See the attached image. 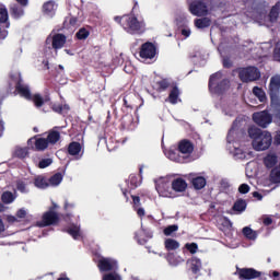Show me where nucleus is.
Returning <instances> with one entry per match:
<instances>
[{
    "label": "nucleus",
    "instance_id": "1",
    "mask_svg": "<svg viewBox=\"0 0 280 280\" xmlns=\"http://www.w3.org/2000/svg\"><path fill=\"white\" fill-rule=\"evenodd\" d=\"M248 137L252 139V147L256 152H264L272 145V133L257 127L248 128Z\"/></svg>",
    "mask_w": 280,
    "mask_h": 280
},
{
    "label": "nucleus",
    "instance_id": "2",
    "mask_svg": "<svg viewBox=\"0 0 280 280\" xmlns=\"http://www.w3.org/2000/svg\"><path fill=\"white\" fill-rule=\"evenodd\" d=\"M235 137H237V131L235 128H232L228 133V150L230 151V154L241 160L252 159L253 151L235 141Z\"/></svg>",
    "mask_w": 280,
    "mask_h": 280
},
{
    "label": "nucleus",
    "instance_id": "3",
    "mask_svg": "<svg viewBox=\"0 0 280 280\" xmlns=\"http://www.w3.org/2000/svg\"><path fill=\"white\" fill-rule=\"evenodd\" d=\"M154 183L159 196H162V198H174V192L172 191V178L167 176L159 177L154 179Z\"/></svg>",
    "mask_w": 280,
    "mask_h": 280
},
{
    "label": "nucleus",
    "instance_id": "4",
    "mask_svg": "<svg viewBox=\"0 0 280 280\" xmlns=\"http://www.w3.org/2000/svg\"><path fill=\"white\" fill-rule=\"evenodd\" d=\"M58 141H60V132L52 130V131H49L47 139L45 138L35 139V149L38 152H44V150H47L49 145H56Z\"/></svg>",
    "mask_w": 280,
    "mask_h": 280
},
{
    "label": "nucleus",
    "instance_id": "5",
    "mask_svg": "<svg viewBox=\"0 0 280 280\" xmlns=\"http://www.w3.org/2000/svg\"><path fill=\"white\" fill-rule=\"evenodd\" d=\"M209 89L211 93H224L229 89V80L222 79V73L217 72L210 77Z\"/></svg>",
    "mask_w": 280,
    "mask_h": 280
},
{
    "label": "nucleus",
    "instance_id": "6",
    "mask_svg": "<svg viewBox=\"0 0 280 280\" xmlns=\"http://www.w3.org/2000/svg\"><path fill=\"white\" fill-rule=\"evenodd\" d=\"M124 21L126 22L125 30L128 34H139V32H143L145 27V24L139 22L135 16H125Z\"/></svg>",
    "mask_w": 280,
    "mask_h": 280
},
{
    "label": "nucleus",
    "instance_id": "7",
    "mask_svg": "<svg viewBox=\"0 0 280 280\" xmlns=\"http://www.w3.org/2000/svg\"><path fill=\"white\" fill-rule=\"evenodd\" d=\"M240 78L242 82H255V80L261 78V72L255 67H248L240 71Z\"/></svg>",
    "mask_w": 280,
    "mask_h": 280
},
{
    "label": "nucleus",
    "instance_id": "8",
    "mask_svg": "<svg viewBox=\"0 0 280 280\" xmlns=\"http://www.w3.org/2000/svg\"><path fill=\"white\" fill-rule=\"evenodd\" d=\"M253 120L260 128H268L272 124V115L266 110L258 112L253 114Z\"/></svg>",
    "mask_w": 280,
    "mask_h": 280
},
{
    "label": "nucleus",
    "instance_id": "9",
    "mask_svg": "<svg viewBox=\"0 0 280 280\" xmlns=\"http://www.w3.org/2000/svg\"><path fill=\"white\" fill-rule=\"evenodd\" d=\"M47 45L51 44L52 49H62L67 43V37L62 34H54L47 37Z\"/></svg>",
    "mask_w": 280,
    "mask_h": 280
},
{
    "label": "nucleus",
    "instance_id": "10",
    "mask_svg": "<svg viewBox=\"0 0 280 280\" xmlns=\"http://www.w3.org/2000/svg\"><path fill=\"white\" fill-rule=\"evenodd\" d=\"M156 56V47L152 43H145L141 46L140 58L143 60H152Z\"/></svg>",
    "mask_w": 280,
    "mask_h": 280
},
{
    "label": "nucleus",
    "instance_id": "11",
    "mask_svg": "<svg viewBox=\"0 0 280 280\" xmlns=\"http://www.w3.org/2000/svg\"><path fill=\"white\" fill-rule=\"evenodd\" d=\"M15 83H16V91L21 97H24V100H32V93L30 92V88L25 84H23V81H21V74H15Z\"/></svg>",
    "mask_w": 280,
    "mask_h": 280
},
{
    "label": "nucleus",
    "instance_id": "12",
    "mask_svg": "<svg viewBox=\"0 0 280 280\" xmlns=\"http://www.w3.org/2000/svg\"><path fill=\"white\" fill-rule=\"evenodd\" d=\"M189 12L194 14V16H207L209 10L203 2L196 1L189 5Z\"/></svg>",
    "mask_w": 280,
    "mask_h": 280
},
{
    "label": "nucleus",
    "instance_id": "13",
    "mask_svg": "<svg viewBox=\"0 0 280 280\" xmlns=\"http://www.w3.org/2000/svg\"><path fill=\"white\" fill-rule=\"evenodd\" d=\"M238 279L241 280H250V279H257L261 277V273L255 269L252 268H243L237 270Z\"/></svg>",
    "mask_w": 280,
    "mask_h": 280
},
{
    "label": "nucleus",
    "instance_id": "14",
    "mask_svg": "<svg viewBox=\"0 0 280 280\" xmlns=\"http://www.w3.org/2000/svg\"><path fill=\"white\" fill-rule=\"evenodd\" d=\"M178 150L180 154H183V161H185V159H189L191 152H194V144L189 140H182L178 143Z\"/></svg>",
    "mask_w": 280,
    "mask_h": 280
},
{
    "label": "nucleus",
    "instance_id": "15",
    "mask_svg": "<svg viewBox=\"0 0 280 280\" xmlns=\"http://www.w3.org/2000/svg\"><path fill=\"white\" fill-rule=\"evenodd\" d=\"M58 222V214L54 211H48L44 213L40 222H37V226H50V224H56Z\"/></svg>",
    "mask_w": 280,
    "mask_h": 280
},
{
    "label": "nucleus",
    "instance_id": "16",
    "mask_svg": "<svg viewBox=\"0 0 280 280\" xmlns=\"http://www.w3.org/2000/svg\"><path fill=\"white\" fill-rule=\"evenodd\" d=\"M98 268L104 272L114 270V268H117V260L112 258H101L98 261Z\"/></svg>",
    "mask_w": 280,
    "mask_h": 280
},
{
    "label": "nucleus",
    "instance_id": "17",
    "mask_svg": "<svg viewBox=\"0 0 280 280\" xmlns=\"http://www.w3.org/2000/svg\"><path fill=\"white\" fill-rule=\"evenodd\" d=\"M166 261L168 262V266L176 268V266H180V264L185 262V258L174 253H168L166 255Z\"/></svg>",
    "mask_w": 280,
    "mask_h": 280
},
{
    "label": "nucleus",
    "instance_id": "18",
    "mask_svg": "<svg viewBox=\"0 0 280 280\" xmlns=\"http://www.w3.org/2000/svg\"><path fill=\"white\" fill-rule=\"evenodd\" d=\"M187 265L189 270H191L194 275H198V272H200L202 268V261H200V258L197 257H192L191 259H189L187 261Z\"/></svg>",
    "mask_w": 280,
    "mask_h": 280
},
{
    "label": "nucleus",
    "instance_id": "19",
    "mask_svg": "<svg viewBox=\"0 0 280 280\" xmlns=\"http://www.w3.org/2000/svg\"><path fill=\"white\" fill-rule=\"evenodd\" d=\"M68 152L71 156H77V159H82V145L80 142H72L68 147Z\"/></svg>",
    "mask_w": 280,
    "mask_h": 280
},
{
    "label": "nucleus",
    "instance_id": "20",
    "mask_svg": "<svg viewBox=\"0 0 280 280\" xmlns=\"http://www.w3.org/2000/svg\"><path fill=\"white\" fill-rule=\"evenodd\" d=\"M57 10H58V4H56L54 1H48L43 5V12L46 16H54Z\"/></svg>",
    "mask_w": 280,
    "mask_h": 280
},
{
    "label": "nucleus",
    "instance_id": "21",
    "mask_svg": "<svg viewBox=\"0 0 280 280\" xmlns=\"http://www.w3.org/2000/svg\"><path fill=\"white\" fill-rule=\"evenodd\" d=\"M172 185V191H178V192H183L185 191V189H187V182H185L183 178H177L173 182H171Z\"/></svg>",
    "mask_w": 280,
    "mask_h": 280
},
{
    "label": "nucleus",
    "instance_id": "22",
    "mask_svg": "<svg viewBox=\"0 0 280 280\" xmlns=\"http://www.w3.org/2000/svg\"><path fill=\"white\" fill-rule=\"evenodd\" d=\"M34 185L37 187V189H47V187H49V182L47 178H45V176L38 175L35 177Z\"/></svg>",
    "mask_w": 280,
    "mask_h": 280
},
{
    "label": "nucleus",
    "instance_id": "23",
    "mask_svg": "<svg viewBox=\"0 0 280 280\" xmlns=\"http://www.w3.org/2000/svg\"><path fill=\"white\" fill-rule=\"evenodd\" d=\"M0 23H5V30H10L8 9L4 5L0 7Z\"/></svg>",
    "mask_w": 280,
    "mask_h": 280
},
{
    "label": "nucleus",
    "instance_id": "24",
    "mask_svg": "<svg viewBox=\"0 0 280 280\" xmlns=\"http://www.w3.org/2000/svg\"><path fill=\"white\" fill-rule=\"evenodd\" d=\"M164 246L167 250H178V248H180V243L174 238H166L164 241Z\"/></svg>",
    "mask_w": 280,
    "mask_h": 280
},
{
    "label": "nucleus",
    "instance_id": "25",
    "mask_svg": "<svg viewBox=\"0 0 280 280\" xmlns=\"http://www.w3.org/2000/svg\"><path fill=\"white\" fill-rule=\"evenodd\" d=\"M165 156H167V159H170V161H175V163H183V156L176 154V151H174L173 149H170L168 151H164Z\"/></svg>",
    "mask_w": 280,
    "mask_h": 280
},
{
    "label": "nucleus",
    "instance_id": "26",
    "mask_svg": "<svg viewBox=\"0 0 280 280\" xmlns=\"http://www.w3.org/2000/svg\"><path fill=\"white\" fill-rule=\"evenodd\" d=\"M246 176L248 178H253L257 176V163L255 162H249L246 165Z\"/></svg>",
    "mask_w": 280,
    "mask_h": 280
},
{
    "label": "nucleus",
    "instance_id": "27",
    "mask_svg": "<svg viewBox=\"0 0 280 280\" xmlns=\"http://www.w3.org/2000/svg\"><path fill=\"white\" fill-rule=\"evenodd\" d=\"M62 183V174L57 173L48 179V187H58Z\"/></svg>",
    "mask_w": 280,
    "mask_h": 280
},
{
    "label": "nucleus",
    "instance_id": "28",
    "mask_svg": "<svg viewBox=\"0 0 280 280\" xmlns=\"http://www.w3.org/2000/svg\"><path fill=\"white\" fill-rule=\"evenodd\" d=\"M210 25H211V20L209 18L195 20V26L198 30H205V27H209Z\"/></svg>",
    "mask_w": 280,
    "mask_h": 280
},
{
    "label": "nucleus",
    "instance_id": "29",
    "mask_svg": "<svg viewBox=\"0 0 280 280\" xmlns=\"http://www.w3.org/2000/svg\"><path fill=\"white\" fill-rule=\"evenodd\" d=\"M279 10H280V2H277L276 5L272 7L270 13H269V21L271 23H275L277 19H279Z\"/></svg>",
    "mask_w": 280,
    "mask_h": 280
},
{
    "label": "nucleus",
    "instance_id": "30",
    "mask_svg": "<svg viewBox=\"0 0 280 280\" xmlns=\"http://www.w3.org/2000/svg\"><path fill=\"white\" fill-rule=\"evenodd\" d=\"M207 185V179L202 176L192 178V186L195 189H202Z\"/></svg>",
    "mask_w": 280,
    "mask_h": 280
},
{
    "label": "nucleus",
    "instance_id": "31",
    "mask_svg": "<svg viewBox=\"0 0 280 280\" xmlns=\"http://www.w3.org/2000/svg\"><path fill=\"white\" fill-rule=\"evenodd\" d=\"M179 95H180V91H178V88H173V90L171 91V93L168 95V102L171 104H178Z\"/></svg>",
    "mask_w": 280,
    "mask_h": 280
},
{
    "label": "nucleus",
    "instance_id": "32",
    "mask_svg": "<svg viewBox=\"0 0 280 280\" xmlns=\"http://www.w3.org/2000/svg\"><path fill=\"white\" fill-rule=\"evenodd\" d=\"M253 93L255 95V97H257L259 100V102L264 103V102H267V97H266V92H264L261 90V88H258V86H255L253 89Z\"/></svg>",
    "mask_w": 280,
    "mask_h": 280
},
{
    "label": "nucleus",
    "instance_id": "33",
    "mask_svg": "<svg viewBox=\"0 0 280 280\" xmlns=\"http://www.w3.org/2000/svg\"><path fill=\"white\" fill-rule=\"evenodd\" d=\"M243 235L247 238V240H257V232H255L253 229H250L249 226H245L243 229Z\"/></svg>",
    "mask_w": 280,
    "mask_h": 280
},
{
    "label": "nucleus",
    "instance_id": "34",
    "mask_svg": "<svg viewBox=\"0 0 280 280\" xmlns=\"http://www.w3.org/2000/svg\"><path fill=\"white\" fill-rule=\"evenodd\" d=\"M27 154H28L27 148H21V147H16L13 152V156H16L18 159H25Z\"/></svg>",
    "mask_w": 280,
    "mask_h": 280
},
{
    "label": "nucleus",
    "instance_id": "35",
    "mask_svg": "<svg viewBox=\"0 0 280 280\" xmlns=\"http://www.w3.org/2000/svg\"><path fill=\"white\" fill-rule=\"evenodd\" d=\"M265 165L266 167H275V165H277V155L268 154L265 158Z\"/></svg>",
    "mask_w": 280,
    "mask_h": 280
},
{
    "label": "nucleus",
    "instance_id": "36",
    "mask_svg": "<svg viewBox=\"0 0 280 280\" xmlns=\"http://www.w3.org/2000/svg\"><path fill=\"white\" fill-rule=\"evenodd\" d=\"M11 13L14 16V19H21V16H23L25 14L23 9L20 8L19 5H16V4H13L11 7Z\"/></svg>",
    "mask_w": 280,
    "mask_h": 280
},
{
    "label": "nucleus",
    "instance_id": "37",
    "mask_svg": "<svg viewBox=\"0 0 280 280\" xmlns=\"http://www.w3.org/2000/svg\"><path fill=\"white\" fill-rule=\"evenodd\" d=\"M270 180L271 183H280V164L271 171Z\"/></svg>",
    "mask_w": 280,
    "mask_h": 280
},
{
    "label": "nucleus",
    "instance_id": "38",
    "mask_svg": "<svg viewBox=\"0 0 280 280\" xmlns=\"http://www.w3.org/2000/svg\"><path fill=\"white\" fill-rule=\"evenodd\" d=\"M16 197H14V195L10 191H5L2 194V202H4V205H11V202H14Z\"/></svg>",
    "mask_w": 280,
    "mask_h": 280
},
{
    "label": "nucleus",
    "instance_id": "39",
    "mask_svg": "<svg viewBox=\"0 0 280 280\" xmlns=\"http://www.w3.org/2000/svg\"><path fill=\"white\" fill-rule=\"evenodd\" d=\"M234 211H237V213H242L246 211V201L244 200H238L234 203L233 206Z\"/></svg>",
    "mask_w": 280,
    "mask_h": 280
},
{
    "label": "nucleus",
    "instance_id": "40",
    "mask_svg": "<svg viewBox=\"0 0 280 280\" xmlns=\"http://www.w3.org/2000/svg\"><path fill=\"white\" fill-rule=\"evenodd\" d=\"M68 233L73 237V240H80V237H82V232L79 226H72Z\"/></svg>",
    "mask_w": 280,
    "mask_h": 280
},
{
    "label": "nucleus",
    "instance_id": "41",
    "mask_svg": "<svg viewBox=\"0 0 280 280\" xmlns=\"http://www.w3.org/2000/svg\"><path fill=\"white\" fill-rule=\"evenodd\" d=\"M54 163V160H51L50 158H46L43 159L39 163H38V167L40 170H45V167H49V165H51Z\"/></svg>",
    "mask_w": 280,
    "mask_h": 280
},
{
    "label": "nucleus",
    "instance_id": "42",
    "mask_svg": "<svg viewBox=\"0 0 280 280\" xmlns=\"http://www.w3.org/2000/svg\"><path fill=\"white\" fill-rule=\"evenodd\" d=\"M185 248L186 250L190 252L191 255H196V253H198V244L196 243H187Z\"/></svg>",
    "mask_w": 280,
    "mask_h": 280
},
{
    "label": "nucleus",
    "instance_id": "43",
    "mask_svg": "<svg viewBox=\"0 0 280 280\" xmlns=\"http://www.w3.org/2000/svg\"><path fill=\"white\" fill-rule=\"evenodd\" d=\"M33 102L37 108H40V106L45 104V101L43 100V96H40V94H35L33 96Z\"/></svg>",
    "mask_w": 280,
    "mask_h": 280
},
{
    "label": "nucleus",
    "instance_id": "44",
    "mask_svg": "<svg viewBox=\"0 0 280 280\" xmlns=\"http://www.w3.org/2000/svg\"><path fill=\"white\" fill-rule=\"evenodd\" d=\"M77 38H79V40H84V39L89 38V31H86L85 28H81L77 33Z\"/></svg>",
    "mask_w": 280,
    "mask_h": 280
},
{
    "label": "nucleus",
    "instance_id": "45",
    "mask_svg": "<svg viewBox=\"0 0 280 280\" xmlns=\"http://www.w3.org/2000/svg\"><path fill=\"white\" fill-rule=\"evenodd\" d=\"M178 231V225H170L166 229H164V235H172V233H176Z\"/></svg>",
    "mask_w": 280,
    "mask_h": 280
},
{
    "label": "nucleus",
    "instance_id": "46",
    "mask_svg": "<svg viewBox=\"0 0 280 280\" xmlns=\"http://www.w3.org/2000/svg\"><path fill=\"white\" fill-rule=\"evenodd\" d=\"M103 280H121V277L117 273H107L103 276Z\"/></svg>",
    "mask_w": 280,
    "mask_h": 280
},
{
    "label": "nucleus",
    "instance_id": "47",
    "mask_svg": "<svg viewBox=\"0 0 280 280\" xmlns=\"http://www.w3.org/2000/svg\"><path fill=\"white\" fill-rule=\"evenodd\" d=\"M18 191L21 194H27L30 190L27 189V185L23 182H18Z\"/></svg>",
    "mask_w": 280,
    "mask_h": 280
},
{
    "label": "nucleus",
    "instance_id": "48",
    "mask_svg": "<svg viewBox=\"0 0 280 280\" xmlns=\"http://www.w3.org/2000/svg\"><path fill=\"white\" fill-rule=\"evenodd\" d=\"M238 191L240 194H248L250 191V186H248V184H242L238 187Z\"/></svg>",
    "mask_w": 280,
    "mask_h": 280
},
{
    "label": "nucleus",
    "instance_id": "49",
    "mask_svg": "<svg viewBox=\"0 0 280 280\" xmlns=\"http://www.w3.org/2000/svg\"><path fill=\"white\" fill-rule=\"evenodd\" d=\"M273 58L280 61V43L276 45V48L273 50Z\"/></svg>",
    "mask_w": 280,
    "mask_h": 280
},
{
    "label": "nucleus",
    "instance_id": "50",
    "mask_svg": "<svg viewBox=\"0 0 280 280\" xmlns=\"http://www.w3.org/2000/svg\"><path fill=\"white\" fill-rule=\"evenodd\" d=\"M68 23H69V25H71V27H75V25H78V19L68 18L65 22V25H67Z\"/></svg>",
    "mask_w": 280,
    "mask_h": 280
},
{
    "label": "nucleus",
    "instance_id": "51",
    "mask_svg": "<svg viewBox=\"0 0 280 280\" xmlns=\"http://www.w3.org/2000/svg\"><path fill=\"white\" fill-rule=\"evenodd\" d=\"M262 224H265V226H270V224H272V218H270L268 215H264L262 217Z\"/></svg>",
    "mask_w": 280,
    "mask_h": 280
},
{
    "label": "nucleus",
    "instance_id": "52",
    "mask_svg": "<svg viewBox=\"0 0 280 280\" xmlns=\"http://www.w3.org/2000/svg\"><path fill=\"white\" fill-rule=\"evenodd\" d=\"M9 32L5 28L0 26V40H5Z\"/></svg>",
    "mask_w": 280,
    "mask_h": 280
},
{
    "label": "nucleus",
    "instance_id": "53",
    "mask_svg": "<svg viewBox=\"0 0 280 280\" xmlns=\"http://www.w3.org/2000/svg\"><path fill=\"white\" fill-rule=\"evenodd\" d=\"M25 215H27V210L26 209H20L18 212H16V218H20V219H23L25 218Z\"/></svg>",
    "mask_w": 280,
    "mask_h": 280
},
{
    "label": "nucleus",
    "instance_id": "54",
    "mask_svg": "<svg viewBox=\"0 0 280 280\" xmlns=\"http://www.w3.org/2000/svg\"><path fill=\"white\" fill-rule=\"evenodd\" d=\"M160 89H162V91H165V89H167V86H170V82H167L166 80H162L159 82Z\"/></svg>",
    "mask_w": 280,
    "mask_h": 280
},
{
    "label": "nucleus",
    "instance_id": "55",
    "mask_svg": "<svg viewBox=\"0 0 280 280\" xmlns=\"http://www.w3.org/2000/svg\"><path fill=\"white\" fill-rule=\"evenodd\" d=\"M132 200L135 209L139 208V205H141V199L137 196H132Z\"/></svg>",
    "mask_w": 280,
    "mask_h": 280
},
{
    "label": "nucleus",
    "instance_id": "56",
    "mask_svg": "<svg viewBox=\"0 0 280 280\" xmlns=\"http://www.w3.org/2000/svg\"><path fill=\"white\" fill-rule=\"evenodd\" d=\"M135 211H137V215H139V218H143V215H145V210L143 208H135Z\"/></svg>",
    "mask_w": 280,
    "mask_h": 280
},
{
    "label": "nucleus",
    "instance_id": "57",
    "mask_svg": "<svg viewBox=\"0 0 280 280\" xmlns=\"http://www.w3.org/2000/svg\"><path fill=\"white\" fill-rule=\"evenodd\" d=\"M182 36H185V38H189V36H191V30L183 28L182 30Z\"/></svg>",
    "mask_w": 280,
    "mask_h": 280
},
{
    "label": "nucleus",
    "instance_id": "58",
    "mask_svg": "<svg viewBox=\"0 0 280 280\" xmlns=\"http://www.w3.org/2000/svg\"><path fill=\"white\" fill-rule=\"evenodd\" d=\"M75 207V203H69V201H65V209L66 211H69V209H73Z\"/></svg>",
    "mask_w": 280,
    "mask_h": 280
},
{
    "label": "nucleus",
    "instance_id": "59",
    "mask_svg": "<svg viewBox=\"0 0 280 280\" xmlns=\"http://www.w3.org/2000/svg\"><path fill=\"white\" fill-rule=\"evenodd\" d=\"M253 196L257 199V200H262L264 199V196H261V194L257 192V191H254L253 192Z\"/></svg>",
    "mask_w": 280,
    "mask_h": 280
},
{
    "label": "nucleus",
    "instance_id": "60",
    "mask_svg": "<svg viewBox=\"0 0 280 280\" xmlns=\"http://www.w3.org/2000/svg\"><path fill=\"white\" fill-rule=\"evenodd\" d=\"M7 220H8V222H16V217L9 215V217H7Z\"/></svg>",
    "mask_w": 280,
    "mask_h": 280
},
{
    "label": "nucleus",
    "instance_id": "61",
    "mask_svg": "<svg viewBox=\"0 0 280 280\" xmlns=\"http://www.w3.org/2000/svg\"><path fill=\"white\" fill-rule=\"evenodd\" d=\"M5 231V226L3 225V221L0 219V233H3Z\"/></svg>",
    "mask_w": 280,
    "mask_h": 280
},
{
    "label": "nucleus",
    "instance_id": "62",
    "mask_svg": "<svg viewBox=\"0 0 280 280\" xmlns=\"http://www.w3.org/2000/svg\"><path fill=\"white\" fill-rule=\"evenodd\" d=\"M20 5H27L28 0H16Z\"/></svg>",
    "mask_w": 280,
    "mask_h": 280
},
{
    "label": "nucleus",
    "instance_id": "63",
    "mask_svg": "<svg viewBox=\"0 0 280 280\" xmlns=\"http://www.w3.org/2000/svg\"><path fill=\"white\" fill-rule=\"evenodd\" d=\"M4 130V127H3V119L1 118L0 116V132Z\"/></svg>",
    "mask_w": 280,
    "mask_h": 280
},
{
    "label": "nucleus",
    "instance_id": "64",
    "mask_svg": "<svg viewBox=\"0 0 280 280\" xmlns=\"http://www.w3.org/2000/svg\"><path fill=\"white\" fill-rule=\"evenodd\" d=\"M54 110L56 113H62V107L58 106V107H54Z\"/></svg>",
    "mask_w": 280,
    "mask_h": 280
}]
</instances>
